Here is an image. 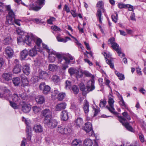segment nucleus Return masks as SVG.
Masks as SVG:
<instances>
[{
    "mask_svg": "<svg viewBox=\"0 0 146 146\" xmlns=\"http://www.w3.org/2000/svg\"><path fill=\"white\" fill-rule=\"evenodd\" d=\"M15 14L13 12L11 11L8 13V15L6 17L5 23L6 24L14 25L15 21Z\"/></svg>",
    "mask_w": 146,
    "mask_h": 146,
    "instance_id": "obj_8",
    "label": "nucleus"
},
{
    "mask_svg": "<svg viewBox=\"0 0 146 146\" xmlns=\"http://www.w3.org/2000/svg\"><path fill=\"white\" fill-rule=\"evenodd\" d=\"M109 41L110 42V43L111 44V45H112L113 44H114V43H116L115 42V38L113 37L110 38L109 39Z\"/></svg>",
    "mask_w": 146,
    "mask_h": 146,
    "instance_id": "obj_64",
    "label": "nucleus"
},
{
    "mask_svg": "<svg viewBox=\"0 0 146 146\" xmlns=\"http://www.w3.org/2000/svg\"><path fill=\"white\" fill-rule=\"evenodd\" d=\"M68 72L70 75H73L76 74L77 75V78H80L82 77V74L81 72H80L79 70H77L74 68H71L68 70Z\"/></svg>",
    "mask_w": 146,
    "mask_h": 146,
    "instance_id": "obj_12",
    "label": "nucleus"
},
{
    "mask_svg": "<svg viewBox=\"0 0 146 146\" xmlns=\"http://www.w3.org/2000/svg\"><path fill=\"white\" fill-rule=\"evenodd\" d=\"M22 35H20L17 38L18 43L19 44L21 42H23L26 43L29 46H31V39L30 38L28 35H26L25 36Z\"/></svg>",
    "mask_w": 146,
    "mask_h": 146,
    "instance_id": "obj_4",
    "label": "nucleus"
},
{
    "mask_svg": "<svg viewBox=\"0 0 146 146\" xmlns=\"http://www.w3.org/2000/svg\"><path fill=\"white\" fill-rule=\"evenodd\" d=\"M139 137L140 140L141 142H144V136L141 133H139Z\"/></svg>",
    "mask_w": 146,
    "mask_h": 146,
    "instance_id": "obj_62",
    "label": "nucleus"
},
{
    "mask_svg": "<svg viewBox=\"0 0 146 146\" xmlns=\"http://www.w3.org/2000/svg\"><path fill=\"white\" fill-rule=\"evenodd\" d=\"M61 119L64 121L68 120V113L66 110L62 111L60 114Z\"/></svg>",
    "mask_w": 146,
    "mask_h": 146,
    "instance_id": "obj_21",
    "label": "nucleus"
},
{
    "mask_svg": "<svg viewBox=\"0 0 146 146\" xmlns=\"http://www.w3.org/2000/svg\"><path fill=\"white\" fill-rule=\"evenodd\" d=\"M44 123L47 125L49 128L53 129L55 128L57 125V121L55 120L52 119V117H46L45 120H44Z\"/></svg>",
    "mask_w": 146,
    "mask_h": 146,
    "instance_id": "obj_3",
    "label": "nucleus"
},
{
    "mask_svg": "<svg viewBox=\"0 0 146 146\" xmlns=\"http://www.w3.org/2000/svg\"><path fill=\"white\" fill-rule=\"evenodd\" d=\"M10 99H12L13 102H17L20 100V98L18 95L16 94H14L10 96Z\"/></svg>",
    "mask_w": 146,
    "mask_h": 146,
    "instance_id": "obj_28",
    "label": "nucleus"
},
{
    "mask_svg": "<svg viewBox=\"0 0 146 146\" xmlns=\"http://www.w3.org/2000/svg\"><path fill=\"white\" fill-rule=\"evenodd\" d=\"M88 86L85 87L83 83H80L79 85L80 89L82 92L83 95H85L90 91H92L95 89L94 82L91 80L89 81L88 82Z\"/></svg>",
    "mask_w": 146,
    "mask_h": 146,
    "instance_id": "obj_2",
    "label": "nucleus"
},
{
    "mask_svg": "<svg viewBox=\"0 0 146 146\" xmlns=\"http://www.w3.org/2000/svg\"><path fill=\"white\" fill-rule=\"evenodd\" d=\"M115 15H111V18L113 21L115 23L117 22V20L118 15L117 13H115Z\"/></svg>",
    "mask_w": 146,
    "mask_h": 146,
    "instance_id": "obj_47",
    "label": "nucleus"
},
{
    "mask_svg": "<svg viewBox=\"0 0 146 146\" xmlns=\"http://www.w3.org/2000/svg\"><path fill=\"white\" fill-rule=\"evenodd\" d=\"M20 79L18 77L14 78L13 80V82L15 86H18L20 83Z\"/></svg>",
    "mask_w": 146,
    "mask_h": 146,
    "instance_id": "obj_35",
    "label": "nucleus"
},
{
    "mask_svg": "<svg viewBox=\"0 0 146 146\" xmlns=\"http://www.w3.org/2000/svg\"><path fill=\"white\" fill-rule=\"evenodd\" d=\"M106 101L105 100H101L100 103V106L101 108L104 107L106 105Z\"/></svg>",
    "mask_w": 146,
    "mask_h": 146,
    "instance_id": "obj_50",
    "label": "nucleus"
},
{
    "mask_svg": "<svg viewBox=\"0 0 146 146\" xmlns=\"http://www.w3.org/2000/svg\"><path fill=\"white\" fill-rule=\"evenodd\" d=\"M42 44L43 48L44 49L46 50L48 53V52H49V51H52V50L51 49H49L48 48V47L44 43H42Z\"/></svg>",
    "mask_w": 146,
    "mask_h": 146,
    "instance_id": "obj_55",
    "label": "nucleus"
},
{
    "mask_svg": "<svg viewBox=\"0 0 146 146\" xmlns=\"http://www.w3.org/2000/svg\"><path fill=\"white\" fill-rule=\"evenodd\" d=\"M33 110L34 112L35 113H37L40 111L41 110L40 108L37 106H34L33 107Z\"/></svg>",
    "mask_w": 146,
    "mask_h": 146,
    "instance_id": "obj_49",
    "label": "nucleus"
},
{
    "mask_svg": "<svg viewBox=\"0 0 146 146\" xmlns=\"http://www.w3.org/2000/svg\"><path fill=\"white\" fill-rule=\"evenodd\" d=\"M71 13L74 17H76L77 15V14L76 12V11L74 10H71Z\"/></svg>",
    "mask_w": 146,
    "mask_h": 146,
    "instance_id": "obj_60",
    "label": "nucleus"
},
{
    "mask_svg": "<svg viewBox=\"0 0 146 146\" xmlns=\"http://www.w3.org/2000/svg\"><path fill=\"white\" fill-rule=\"evenodd\" d=\"M72 90L74 93L75 94H77L79 92V89L75 85L73 86Z\"/></svg>",
    "mask_w": 146,
    "mask_h": 146,
    "instance_id": "obj_45",
    "label": "nucleus"
},
{
    "mask_svg": "<svg viewBox=\"0 0 146 146\" xmlns=\"http://www.w3.org/2000/svg\"><path fill=\"white\" fill-rule=\"evenodd\" d=\"M118 7L120 8H124L126 7V4H125L119 3L118 4Z\"/></svg>",
    "mask_w": 146,
    "mask_h": 146,
    "instance_id": "obj_56",
    "label": "nucleus"
},
{
    "mask_svg": "<svg viewBox=\"0 0 146 146\" xmlns=\"http://www.w3.org/2000/svg\"><path fill=\"white\" fill-rule=\"evenodd\" d=\"M97 15L98 17V19L100 23H102L101 19L102 13L101 11L99 9H98V10L97 12Z\"/></svg>",
    "mask_w": 146,
    "mask_h": 146,
    "instance_id": "obj_41",
    "label": "nucleus"
},
{
    "mask_svg": "<svg viewBox=\"0 0 146 146\" xmlns=\"http://www.w3.org/2000/svg\"><path fill=\"white\" fill-rule=\"evenodd\" d=\"M42 114L43 116L45 117L44 120H45L47 117H49L50 118L52 117L51 112L48 109H45L43 110L42 112Z\"/></svg>",
    "mask_w": 146,
    "mask_h": 146,
    "instance_id": "obj_18",
    "label": "nucleus"
},
{
    "mask_svg": "<svg viewBox=\"0 0 146 146\" xmlns=\"http://www.w3.org/2000/svg\"><path fill=\"white\" fill-rule=\"evenodd\" d=\"M120 101L119 102V104L121 106H123L125 108H127V106L126 105L125 102L123 100L122 97L121 96L120 98H119Z\"/></svg>",
    "mask_w": 146,
    "mask_h": 146,
    "instance_id": "obj_42",
    "label": "nucleus"
},
{
    "mask_svg": "<svg viewBox=\"0 0 146 146\" xmlns=\"http://www.w3.org/2000/svg\"><path fill=\"white\" fill-rule=\"evenodd\" d=\"M21 71V66L20 64H17L15 66L13 69V73L17 74L20 73Z\"/></svg>",
    "mask_w": 146,
    "mask_h": 146,
    "instance_id": "obj_26",
    "label": "nucleus"
},
{
    "mask_svg": "<svg viewBox=\"0 0 146 146\" xmlns=\"http://www.w3.org/2000/svg\"><path fill=\"white\" fill-rule=\"evenodd\" d=\"M89 105L88 102L86 100H84V103L83 105V108L86 115H87V113L89 111Z\"/></svg>",
    "mask_w": 146,
    "mask_h": 146,
    "instance_id": "obj_19",
    "label": "nucleus"
},
{
    "mask_svg": "<svg viewBox=\"0 0 146 146\" xmlns=\"http://www.w3.org/2000/svg\"><path fill=\"white\" fill-rule=\"evenodd\" d=\"M111 47L113 49L115 50L117 52L118 54V56L122 58L125 56V54L121 52V48L116 43L113 44L111 45Z\"/></svg>",
    "mask_w": 146,
    "mask_h": 146,
    "instance_id": "obj_11",
    "label": "nucleus"
},
{
    "mask_svg": "<svg viewBox=\"0 0 146 146\" xmlns=\"http://www.w3.org/2000/svg\"><path fill=\"white\" fill-rule=\"evenodd\" d=\"M2 76L5 80L8 81L12 79V74L11 72L5 73L3 74Z\"/></svg>",
    "mask_w": 146,
    "mask_h": 146,
    "instance_id": "obj_22",
    "label": "nucleus"
},
{
    "mask_svg": "<svg viewBox=\"0 0 146 146\" xmlns=\"http://www.w3.org/2000/svg\"><path fill=\"white\" fill-rule=\"evenodd\" d=\"M55 18L54 17H50L49 19L47 20V22L48 23V24H52V22L55 21Z\"/></svg>",
    "mask_w": 146,
    "mask_h": 146,
    "instance_id": "obj_54",
    "label": "nucleus"
},
{
    "mask_svg": "<svg viewBox=\"0 0 146 146\" xmlns=\"http://www.w3.org/2000/svg\"><path fill=\"white\" fill-rule=\"evenodd\" d=\"M64 9L65 10L67 13L70 12L69 8L66 4H65L64 5Z\"/></svg>",
    "mask_w": 146,
    "mask_h": 146,
    "instance_id": "obj_63",
    "label": "nucleus"
},
{
    "mask_svg": "<svg viewBox=\"0 0 146 146\" xmlns=\"http://www.w3.org/2000/svg\"><path fill=\"white\" fill-rule=\"evenodd\" d=\"M49 54V60L51 62H54L55 60V57H56V52L55 51L52 50L49 51L48 52Z\"/></svg>",
    "mask_w": 146,
    "mask_h": 146,
    "instance_id": "obj_14",
    "label": "nucleus"
},
{
    "mask_svg": "<svg viewBox=\"0 0 146 146\" xmlns=\"http://www.w3.org/2000/svg\"><path fill=\"white\" fill-rule=\"evenodd\" d=\"M51 29L54 31H61V30L60 28L56 26H52L51 27Z\"/></svg>",
    "mask_w": 146,
    "mask_h": 146,
    "instance_id": "obj_53",
    "label": "nucleus"
},
{
    "mask_svg": "<svg viewBox=\"0 0 146 146\" xmlns=\"http://www.w3.org/2000/svg\"><path fill=\"white\" fill-rule=\"evenodd\" d=\"M10 104L11 106L15 109L17 108V105L15 103L11 101H10Z\"/></svg>",
    "mask_w": 146,
    "mask_h": 146,
    "instance_id": "obj_57",
    "label": "nucleus"
},
{
    "mask_svg": "<svg viewBox=\"0 0 146 146\" xmlns=\"http://www.w3.org/2000/svg\"><path fill=\"white\" fill-rule=\"evenodd\" d=\"M16 31L17 33L20 35H22L24 34L23 31L19 28L17 29Z\"/></svg>",
    "mask_w": 146,
    "mask_h": 146,
    "instance_id": "obj_52",
    "label": "nucleus"
},
{
    "mask_svg": "<svg viewBox=\"0 0 146 146\" xmlns=\"http://www.w3.org/2000/svg\"><path fill=\"white\" fill-rule=\"evenodd\" d=\"M65 85L66 89H70L71 87V82L68 80H66V81Z\"/></svg>",
    "mask_w": 146,
    "mask_h": 146,
    "instance_id": "obj_44",
    "label": "nucleus"
},
{
    "mask_svg": "<svg viewBox=\"0 0 146 146\" xmlns=\"http://www.w3.org/2000/svg\"><path fill=\"white\" fill-rule=\"evenodd\" d=\"M66 106V104L64 102H62L57 104L55 106V110L56 111H60L64 109Z\"/></svg>",
    "mask_w": 146,
    "mask_h": 146,
    "instance_id": "obj_16",
    "label": "nucleus"
},
{
    "mask_svg": "<svg viewBox=\"0 0 146 146\" xmlns=\"http://www.w3.org/2000/svg\"><path fill=\"white\" fill-rule=\"evenodd\" d=\"M93 144L92 141L89 139H86L84 142V146H92Z\"/></svg>",
    "mask_w": 146,
    "mask_h": 146,
    "instance_id": "obj_31",
    "label": "nucleus"
},
{
    "mask_svg": "<svg viewBox=\"0 0 146 146\" xmlns=\"http://www.w3.org/2000/svg\"><path fill=\"white\" fill-rule=\"evenodd\" d=\"M21 78L22 82L24 86H26L29 84V81L25 77L23 74H22L21 76Z\"/></svg>",
    "mask_w": 146,
    "mask_h": 146,
    "instance_id": "obj_30",
    "label": "nucleus"
},
{
    "mask_svg": "<svg viewBox=\"0 0 146 146\" xmlns=\"http://www.w3.org/2000/svg\"><path fill=\"white\" fill-rule=\"evenodd\" d=\"M81 72L82 75L83 74H84L86 76L90 77L91 76V74L88 71H84L83 72H82L81 71H80V72Z\"/></svg>",
    "mask_w": 146,
    "mask_h": 146,
    "instance_id": "obj_51",
    "label": "nucleus"
},
{
    "mask_svg": "<svg viewBox=\"0 0 146 146\" xmlns=\"http://www.w3.org/2000/svg\"><path fill=\"white\" fill-rule=\"evenodd\" d=\"M71 108L74 110L76 113L77 112L78 113H79L80 111V108L76 105L74 103L72 104L71 106Z\"/></svg>",
    "mask_w": 146,
    "mask_h": 146,
    "instance_id": "obj_38",
    "label": "nucleus"
},
{
    "mask_svg": "<svg viewBox=\"0 0 146 146\" xmlns=\"http://www.w3.org/2000/svg\"><path fill=\"white\" fill-rule=\"evenodd\" d=\"M122 115L123 116H118L119 120L122 125L125 126L127 129L129 131H133V129L132 127L129 125L128 122L126 120V119L129 120L131 118L130 116L128 115L127 113L126 112H124L122 113Z\"/></svg>",
    "mask_w": 146,
    "mask_h": 146,
    "instance_id": "obj_1",
    "label": "nucleus"
},
{
    "mask_svg": "<svg viewBox=\"0 0 146 146\" xmlns=\"http://www.w3.org/2000/svg\"><path fill=\"white\" fill-rule=\"evenodd\" d=\"M56 57L59 59L64 60L66 62L67 64L70 63V60H72L73 59V58L70 54H68L66 57L63 56L62 54H56Z\"/></svg>",
    "mask_w": 146,
    "mask_h": 146,
    "instance_id": "obj_10",
    "label": "nucleus"
},
{
    "mask_svg": "<svg viewBox=\"0 0 146 146\" xmlns=\"http://www.w3.org/2000/svg\"><path fill=\"white\" fill-rule=\"evenodd\" d=\"M5 51L6 54L9 58L12 57L13 54V50L10 47L7 46L6 48Z\"/></svg>",
    "mask_w": 146,
    "mask_h": 146,
    "instance_id": "obj_17",
    "label": "nucleus"
},
{
    "mask_svg": "<svg viewBox=\"0 0 146 146\" xmlns=\"http://www.w3.org/2000/svg\"><path fill=\"white\" fill-rule=\"evenodd\" d=\"M39 88L42 90L43 93L44 94H48L50 92V88L47 85H46L44 82H42L40 84Z\"/></svg>",
    "mask_w": 146,
    "mask_h": 146,
    "instance_id": "obj_7",
    "label": "nucleus"
},
{
    "mask_svg": "<svg viewBox=\"0 0 146 146\" xmlns=\"http://www.w3.org/2000/svg\"><path fill=\"white\" fill-rule=\"evenodd\" d=\"M36 102L38 104H43L45 101L44 97L42 96L39 95L37 96L35 98Z\"/></svg>",
    "mask_w": 146,
    "mask_h": 146,
    "instance_id": "obj_23",
    "label": "nucleus"
},
{
    "mask_svg": "<svg viewBox=\"0 0 146 146\" xmlns=\"http://www.w3.org/2000/svg\"><path fill=\"white\" fill-rule=\"evenodd\" d=\"M83 129L86 133H89V136H92L94 134V133L92 130V124L90 123L87 122L86 123Z\"/></svg>",
    "mask_w": 146,
    "mask_h": 146,
    "instance_id": "obj_9",
    "label": "nucleus"
},
{
    "mask_svg": "<svg viewBox=\"0 0 146 146\" xmlns=\"http://www.w3.org/2000/svg\"><path fill=\"white\" fill-rule=\"evenodd\" d=\"M57 131L60 133L61 134H66L68 133H70V129H68L65 128L62 126L58 127L57 130Z\"/></svg>",
    "mask_w": 146,
    "mask_h": 146,
    "instance_id": "obj_15",
    "label": "nucleus"
},
{
    "mask_svg": "<svg viewBox=\"0 0 146 146\" xmlns=\"http://www.w3.org/2000/svg\"><path fill=\"white\" fill-rule=\"evenodd\" d=\"M103 5V2L102 1H99L96 4V6L98 7H101Z\"/></svg>",
    "mask_w": 146,
    "mask_h": 146,
    "instance_id": "obj_61",
    "label": "nucleus"
},
{
    "mask_svg": "<svg viewBox=\"0 0 146 146\" xmlns=\"http://www.w3.org/2000/svg\"><path fill=\"white\" fill-rule=\"evenodd\" d=\"M29 53V55L31 57L35 56L37 54V51L34 48L30 50Z\"/></svg>",
    "mask_w": 146,
    "mask_h": 146,
    "instance_id": "obj_34",
    "label": "nucleus"
},
{
    "mask_svg": "<svg viewBox=\"0 0 146 146\" xmlns=\"http://www.w3.org/2000/svg\"><path fill=\"white\" fill-rule=\"evenodd\" d=\"M29 55L28 51L26 49L22 51L20 53V56L22 59H25Z\"/></svg>",
    "mask_w": 146,
    "mask_h": 146,
    "instance_id": "obj_27",
    "label": "nucleus"
},
{
    "mask_svg": "<svg viewBox=\"0 0 146 146\" xmlns=\"http://www.w3.org/2000/svg\"><path fill=\"white\" fill-rule=\"evenodd\" d=\"M12 41V40L11 36H9L4 39L3 43L7 45L11 43Z\"/></svg>",
    "mask_w": 146,
    "mask_h": 146,
    "instance_id": "obj_33",
    "label": "nucleus"
},
{
    "mask_svg": "<svg viewBox=\"0 0 146 146\" xmlns=\"http://www.w3.org/2000/svg\"><path fill=\"white\" fill-rule=\"evenodd\" d=\"M23 73L26 75H28L30 72V69L29 66L28 64H26L23 66Z\"/></svg>",
    "mask_w": 146,
    "mask_h": 146,
    "instance_id": "obj_24",
    "label": "nucleus"
},
{
    "mask_svg": "<svg viewBox=\"0 0 146 146\" xmlns=\"http://www.w3.org/2000/svg\"><path fill=\"white\" fill-rule=\"evenodd\" d=\"M104 56H105V59H106V63L109 64L110 68H111L112 69H113L114 68V64L113 63H112L111 62V61L110 60H109L107 59L106 57H105L106 55H107L106 53L105 52H104V54H103Z\"/></svg>",
    "mask_w": 146,
    "mask_h": 146,
    "instance_id": "obj_37",
    "label": "nucleus"
},
{
    "mask_svg": "<svg viewBox=\"0 0 146 146\" xmlns=\"http://www.w3.org/2000/svg\"><path fill=\"white\" fill-rule=\"evenodd\" d=\"M65 96V94L63 92L59 93L58 96L57 98L59 100H62Z\"/></svg>",
    "mask_w": 146,
    "mask_h": 146,
    "instance_id": "obj_40",
    "label": "nucleus"
},
{
    "mask_svg": "<svg viewBox=\"0 0 146 146\" xmlns=\"http://www.w3.org/2000/svg\"><path fill=\"white\" fill-rule=\"evenodd\" d=\"M115 73L120 80H123L124 79V76L123 74L117 73V72H115Z\"/></svg>",
    "mask_w": 146,
    "mask_h": 146,
    "instance_id": "obj_46",
    "label": "nucleus"
},
{
    "mask_svg": "<svg viewBox=\"0 0 146 146\" xmlns=\"http://www.w3.org/2000/svg\"><path fill=\"white\" fill-rule=\"evenodd\" d=\"M39 76L40 78L42 79H45L48 77V73L44 71H40L39 72Z\"/></svg>",
    "mask_w": 146,
    "mask_h": 146,
    "instance_id": "obj_25",
    "label": "nucleus"
},
{
    "mask_svg": "<svg viewBox=\"0 0 146 146\" xmlns=\"http://www.w3.org/2000/svg\"><path fill=\"white\" fill-rule=\"evenodd\" d=\"M108 102L109 106H107L106 108L112 113L115 114L116 113L115 111V109L114 108V101L113 100V98L109 96Z\"/></svg>",
    "mask_w": 146,
    "mask_h": 146,
    "instance_id": "obj_6",
    "label": "nucleus"
},
{
    "mask_svg": "<svg viewBox=\"0 0 146 146\" xmlns=\"http://www.w3.org/2000/svg\"><path fill=\"white\" fill-rule=\"evenodd\" d=\"M33 129L36 132H41L43 131V128L40 125H35Z\"/></svg>",
    "mask_w": 146,
    "mask_h": 146,
    "instance_id": "obj_29",
    "label": "nucleus"
},
{
    "mask_svg": "<svg viewBox=\"0 0 146 146\" xmlns=\"http://www.w3.org/2000/svg\"><path fill=\"white\" fill-rule=\"evenodd\" d=\"M31 109V106L27 104H24L23 105L22 107V110L25 113H28L29 112Z\"/></svg>",
    "mask_w": 146,
    "mask_h": 146,
    "instance_id": "obj_20",
    "label": "nucleus"
},
{
    "mask_svg": "<svg viewBox=\"0 0 146 146\" xmlns=\"http://www.w3.org/2000/svg\"><path fill=\"white\" fill-rule=\"evenodd\" d=\"M52 79L53 82L56 83H57L60 81L59 77L56 75L53 76L52 78Z\"/></svg>",
    "mask_w": 146,
    "mask_h": 146,
    "instance_id": "obj_43",
    "label": "nucleus"
},
{
    "mask_svg": "<svg viewBox=\"0 0 146 146\" xmlns=\"http://www.w3.org/2000/svg\"><path fill=\"white\" fill-rule=\"evenodd\" d=\"M48 68L50 70L53 71L57 69V67L54 64H51L49 65Z\"/></svg>",
    "mask_w": 146,
    "mask_h": 146,
    "instance_id": "obj_39",
    "label": "nucleus"
},
{
    "mask_svg": "<svg viewBox=\"0 0 146 146\" xmlns=\"http://www.w3.org/2000/svg\"><path fill=\"white\" fill-rule=\"evenodd\" d=\"M82 141L78 139H75L72 142V144L74 146H77L79 144H80V143Z\"/></svg>",
    "mask_w": 146,
    "mask_h": 146,
    "instance_id": "obj_48",
    "label": "nucleus"
},
{
    "mask_svg": "<svg viewBox=\"0 0 146 146\" xmlns=\"http://www.w3.org/2000/svg\"><path fill=\"white\" fill-rule=\"evenodd\" d=\"M44 0H37L35 3V5L32 4L30 5L29 9L38 11L42 7L41 6L44 4Z\"/></svg>",
    "mask_w": 146,
    "mask_h": 146,
    "instance_id": "obj_5",
    "label": "nucleus"
},
{
    "mask_svg": "<svg viewBox=\"0 0 146 146\" xmlns=\"http://www.w3.org/2000/svg\"><path fill=\"white\" fill-rule=\"evenodd\" d=\"M126 7L128 8L129 10V11H132L133 10V6L129 4H126Z\"/></svg>",
    "mask_w": 146,
    "mask_h": 146,
    "instance_id": "obj_59",
    "label": "nucleus"
},
{
    "mask_svg": "<svg viewBox=\"0 0 146 146\" xmlns=\"http://www.w3.org/2000/svg\"><path fill=\"white\" fill-rule=\"evenodd\" d=\"M56 38H57V39L58 41L63 42H66L67 41V39H68L69 40H70L71 39L70 37H68V36L66 37L65 38H61L59 36H57V37Z\"/></svg>",
    "mask_w": 146,
    "mask_h": 146,
    "instance_id": "obj_36",
    "label": "nucleus"
},
{
    "mask_svg": "<svg viewBox=\"0 0 146 146\" xmlns=\"http://www.w3.org/2000/svg\"><path fill=\"white\" fill-rule=\"evenodd\" d=\"M11 95V93L9 90H5L3 93H0V98H4L7 100H9L10 99V96Z\"/></svg>",
    "mask_w": 146,
    "mask_h": 146,
    "instance_id": "obj_13",
    "label": "nucleus"
},
{
    "mask_svg": "<svg viewBox=\"0 0 146 146\" xmlns=\"http://www.w3.org/2000/svg\"><path fill=\"white\" fill-rule=\"evenodd\" d=\"M42 40L40 38H38L36 39V44L39 47L40 45V43L42 42Z\"/></svg>",
    "mask_w": 146,
    "mask_h": 146,
    "instance_id": "obj_58",
    "label": "nucleus"
},
{
    "mask_svg": "<svg viewBox=\"0 0 146 146\" xmlns=\"http://www.w3.org/2000/svg\"><path fill=\"white\" fill-rule=\"evenodd\" d=\"M83 120L81 118H77L75 121V124L79 127L83 124Z\"/></svg>",
    "mask_w": 146,
    "mask_h": 146,
    "instance_id": "obj_32",
    "label": "nucleus"
}]
</instances>
